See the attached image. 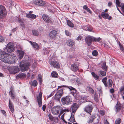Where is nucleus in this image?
Wrapping results in <instances>:
<instances>
[{"mask_svg":"<svg viewBox=\"0 0 124 124\" xmlns=\"http://www.w3.org/2000/svg\"><path fill=\"white\" fill-rule=\"evenodd\" d=\"M0 58L2 62L5 63L11 64L13 63L11 55L4 51H0Z\"/></svg>","mask_w":124,"mask_h":124,"instance_id":"1","label":"nucleus"},{"mask_svg":"<svg viewBox=\"0 0 124 124\" xmlns=\"http://www.w3.org/2000/svg\"><path fill=\"white\" fill-rule=\"evenodd\" d=\"M30 65L29 63L26 61H22L21 62L20 66L21 70L23 72L28 69Z\"/></svg>","mask_w":124,"mask_h":124,"instance_id":"2","label":"nucleus"},{"mask_svg":"<svg viewBox=\"0 0 124 124\" xmlns=\"http://www.w3.org/2000/svg\"><path fill=\"white\" fill-rule=\"evenodd\" d=\"M15 50L13 44L12 42H10L7 46L5 50L8 52L10 53Z\"/></svg>","mask_w":124,"mask_h":124,"instance_id":"3","label":"nucleus"},{"mask_svg":"<svg viewBox=\"0 0 124 124\" xmlns=\"http://www.w3.org/2000/svg\"><path fill=\"white\" fill-rule=\"evenodd\" d=\"M61 100L62 103L63 104H70L71 103L72 101L71 98L69 96H67L65 97L62 98Z\"/></svg>","mask_w":124,"mask_h":124,"instance_id":"4","label":"nucleus"},{"mask_svg":"<svg viewBox=\"0 0 124 124\" xmlns=\"http://www.w3.org/2000/svg\"><path fill=\"white\" fill-rule=\"evenodd\" d=\"M61 107L59 106H57L53 107L52 111L54 115H57L58 114L60 111V110L61 109Z\"/></svg>","mask_w":124,"mask_h":124,"instance_id":"5","label":"nucleus"},{"mask_svg":"<svg viewBox=\"0 0 124 124\" xmlns=\"http://www.w3.org/2000/svg\"><path fill=\"white\" fill-rule=\"evenodd\" d=\"M63 93L62 90H60L58 91L54 96V98L55 100L58 101L60 99Z\"/></svg>","mask_w":124,"mask_h":124,"instance_id":"6","label":"nucleus"},{"mask_svg":"<svg viewBox=\"0 0 124 124\" xmlns=\"http://www.w3.org/2000/svg\"><path fill=\"white\" fill-rule=\"evenodd\" d=\"M6 12L5 7L2 5H0V18H2L4 16Z\"/></svg>","mask_w":124,"mask_h":124,"instance_id":"7","label":"nucleus"},{"mask_svg":"<svg viewBox=\"0 0 124 124\" xmlns=\"http://www.w3.org/2000/svg\"><path fill=\"white\" fill-rule=\"evenodd\" d=\"M79 107V105L77 103H74L71 105V108L73 113H75Z\"/></svg>","mask_w":124,"mask_h":124,"instance_id":"8","label":"nucleus"},{"mask_svg":"<svg viewBox=\"0 0 124 124\" xmlns=\"http://www.w3.org/2000/svg\"><path fill=\"white\" fill-rule=\"evenodd\" d=\"M42 18L44 21L46 23H52V21L51 20V18L45 14L43 15Z\"/></svg>","mask_w":124,"mask_h":124,"instance_id":"9","label":"nucleus"},{"mask_svg":"<svg viewBox=\"0 0 124 124\" xmlns=\"http://www.w3.org/2000/svg\"><path fill=\"white\" fill-rule=\"evenodd\" d=\"M70 68L73 71L76 72L79 69V65L77 64L74 63L71 65Z\"/></svg>","mask_w":124,"mask_h":124,"instance_id":"10","label":"nucleus"},{"mask_svg":"<svg viewBox=\"0 0 124 124\" xmlns=\"http://www.w3.org/2000/svg\"><path fill=\"white\" fill-rule=\"evenodd\" d=\"M85 40L87 45L90 46L93 41V37L90 36L87 37L85 39Z\"/></svg>","mask_w":124,"mask_h":124,"instance_id":"11","label":"nucleus"},{"mask_svg":"<svg viewBox=\"0 0 124 124\" xmlns=\"http://www.w3.org/2000/svg\"><path fill=\"white\" fill-rule=\"evenodd\" d=\"M18 70V69L17 67L15 66L10 67L9 69V72L12 74H15L17 73Z\"/></svg>","mask_w":124,"mask_h":124,"instance_id":"12","label":"nucleus"},{"mask_svg":"<svg viewBox=\"0 0 124 124\" xmlns=\"http://www.w3.org/2000/svg\"><path fill=\"white\" fill-rule=\"evenodd\" d=\"M34 2L35 4L40 6L44 5L46 4L45 1L42 0H36Z\"/></svg>","mask_w":124,"mask_h":124,"instance_id":"13","label":"nucleus"},{"mask_svg":"<svg viewBox=\"0 0 124 124\" xmlns=\"http://www.w3.org/2000/svg\"><path fill=\"white\" fill-rule=\"evenodd\" d=\"M50 64L55 68H59L60 67V66L59 63L56 61H51Z\"/></svg>","mask_w":124,"mask_h":124,"instance_id":"14","label":"nucleus"},{"mask_svg":"<svg viewBox=\"0 0 124 124\" xmlns=\"http://www.w3.org/2000/svg\"><path fill=\"white\" fill-rule=\"evenodd\" d=\"M42 93L40 92L39 93V96H38L37 97V101L39 105V107H41L42 105Z\"/></svg>","mask_w":124,"mask_h":124,"instance_id":"15","label":"nucleus"},{"mask_svg":"<svg viewBox=\"0 0 124 124\" xmlns=\"http://www.w3.org/2000/svg\"><path fill=\"white\" fill-rule=\"evenodd\" d=\"M92 109L93 108L91 105H88L85 107L84 109L85 111L90 114L91 113Z\"/></svg>","mask_w":124,"mask_h":124,"instance_id":"16","label":"nucleus"},{"mask_svg":"<svg viewBox=\"0 0 124 124\" xmlns=\"http://www.w3.org/2000/svg\"><path fill=\"white\" fill-rule=\"evenodd\" d=\"M57 32L55 30H53L51 31L49 34V36L51 39L54 38L56 36Z\"/></svg>","mask_w":124,"mask_h":124,"instance_id":"17","label":"nucleus"},{"mask_svg":"<svg viewBox=\"0 0 124 124\" xmlns=\"http://www.w3.org/2000/svg\"><path fill=\"white\" fill-rule=\"evenodd\" d=\"M17 51L18 53V58L19 59H21L24 56V52L21 50H19Z\"/></svg>","mask_w":124,"mask_h":124,"instance_id":"18","label":"nucleus"},{"mask_svg":"<svg viewBox=\"0 0 124 124\" xmlns=\"http://www.w3.org/2000/svg\"><path fill=\"white\" fill-rule=\"evenodd\" d=\"M66 42L67 45L70 46H72L74 44V42L71 39L68 40Z\"/></svg>","mask_w":124,"mask_h":124,"instance_id":"19","label":"nucleus"},{"mask_svg":"<svg viewBox=\"0 0 124 124\" xmlns=\"http://www.w3.org/2000/svg\"><path fill=\"white\" fill-rule=\"evenodd\" d=\"M26 76V75L23 73H20L17 75L16 78L17 79L21 78H25Z\"/></svg>","mask_w":124,"mask_h":124,"instance_id":"20","label":"nucleus"},{"mask_svg":"<svg viewBox=\"0 0 124 124\" xmlns=\"http://www.w3.org/2000/svg\"><path fill=\"white\" fill-rule=\"evenodd\" d=\"M9 94L13 99H14L15 98V93L13 90L12 88H11L10 89Z\"/></svg>","mask_w":124,"mask_h":124,"instance_id":"21","label":"nucleus"},{"mask_svg":"<svg viewBox=\"0 0 124 124\" xmlns=\"http://www.w3.org/2000/svg\"><path fill=\"white\" fill-rule=\"evenodd\" d=\"M30 42L33 47L36 48H39V46L36 43L31 41H30Z\"/></svg>","mask_w":124,"mask_h":124,"instance_id":"22","label":"nucleus"},{"mask_svg":"<svg viewBox=\"0 0 124 124\" xmlns=\"http://www.w3.org/2000/svg\"><path fill=\"white\" fill-rule=\"evenodd\" d=\"M9 108L10 111L12 113L14 112V106L11 102L10 100H9Z\"/></svg>","mask_w":124,"mask_h":124,"instance_id":"23","label":"nucleus"},{"mask_svg":"<svg viewBox=\"0 0 124 124\" xmlns=\"http://www.w3.org/2000/svg\"><path fill=\"white\" fill-rule=\"evenodd\" d=\"M26 17L28 18H31L32 19H35L36 17L35 15L33 14H29L26 15Z\"/></svg>","mask_w":124,"mask_h":124,"instance_id":"24","label":"nucleus"},{"mask_svg":"<svg viewBox=\"0 0 124 124\" xmlns=\"http://www.w3.org/2000/svg\"><path fill=\"white\" fill-rule=\"evenodd\" d=\"M113 82L111 79H109L107 81L108 87L109 88L111 87L112 85Z\"/></svg>","mask_w":124,"mask_h":124,"instance_id":"25","label":"nucleus"},{"mask_svg":"<svg viewBox=\"0 0 124 124\" xmlns=\"http://www.w3.org/2000/svg\"><path fill=\"white\" fill-rule=\"evenodd\" d=\"M67 23V25L70 27L73 28L74 27V24L69 20H68Z\"/></svg>","mask_w":124,"mask_h":124,"instance_id":"26","label":"nucleus"},{"mask_svg":"<svg viewBox=\"0 0 124 124\" xmlns=\"http://www.w3.org/2000/svg\"><path fill=\"white\" fill-rule=\"evenodd\" d=\"M108 14L105 13L104 12H102L101 14V16L104 18L107 19L109 16Z\"/></svg>","mask_w":124,"mask_h":124,"instance_id":"27","label":"nucleus"},{"mask_svg":"<svg viewBox=\"0 0 124 124\" xmlns=\"http://www.w3.org/2000/svg\"><path fill=\"white\" fill-rule=\"evenodd\" d=\"M107 78L106 77H105L103 78L102 80V82H103L106 87H108V85L106 83Z\"/></svg>","mask_w":124,"mask_h":124,"instance_id":"28","label":"nucleus"},{"mask_svg":"<svg viewBox=\"0 0 124 124\" xmlns=\"http://www.w3.org/2000/svg\"><path fill=\"white\" fill-rule=\"evenodd\" d=\"M51 75L52 77L54 78H57L58 77L57 73L55 71H54L52 72Z\"/></svg>","mask_w":124,"mask_h":124,"instance_id":"29","label":"nucleus"},{"mask_svg":"<svg viewBox=\"0 0 124 124\" xmlns=\"http://www.w3.org/2000/svg\"><path fill=\"white\" fill-rule=\"evenodd\" d=\"M70 121L71 122H73L75 121V119L74 118V115L73 114H71V116L69 119Z\"/></svg>","mask_w":124,"mask_h":124,"instance_id":"30","label":"nucleus"},{"mask_svg":"<svg viewBox=\"0 0 124 124\" xmlns=\"http://www.w3.org/2000/svg\"><path fill=\"white\" fill-rule=\"evenodd\" d=\"M83 8L86 10L88 12H89L91 14L92 12L90 10V9L88 8L87 6L86 5H84L83 7Z\"/></svg>","mask_w":124,"mask_h":124,"instance_id":"31","label":"nucleus"},{"mask_svg":"<svg viewBox=\"0 0 124 124\" xmlns=\"http://www.w3.org/2000/svg\"><path fill=\"white\" fill-rule=\"evenodd\" d=\"M82 79L81 78H78L77 79L76 82L78 84H82Z\"/></svg>","mask_w":124,"mask_h":124,"instance_id":"32","label":"nucleus"},{"mask_svg":"<svg viewBox=\"0 0 124 124\" xmlns=\"http://www.w3.org/2000/svg\"><path fill=\"white\" fill-rule=\"evenodd\" d=\"M32 32L33 34L35 36H37L39 34V32L37 31L36 30H33L32 31Z\"/></svg>","mask_w":124,"mask_h":124,"instance_id":"33","label":"nucleus"},{"mask_svg":"<svg viewBox=\"0 0 124 124\" xmlns=\"http://www.w3.org/2000/svg\"><path fill=\"white\" fill-rule=\"evenodd\" d=\"M91 74L92 76L94 78L97 79H98L99 78V77L94 72H92Z\"/></svg>","mask_w":124,"mask_h":124,"instance_id":"34","label":"nucleus"},{"mask_svg":"<svg viewBox=\"0 0 124 124\" xmlns=\"http://www.w3.org/2000/svg\"><path fill=\"white\" fill-rule=\"evenodd\" d=\"M99 72L100 73V74H99L100 75L101 74L103 76H106V73L105 71H104L102 70H100L99 71Z\"/></svg>","mask_w":124,"mask_h":124,"instance_id":"35","label":"nucleus"},{"mask_svg":"<svg viewBox=\"0 0 124 124\" xmlns=\"http://www.w3.org/2000/svg\"><path fill=\"white\" fill-rule=\"evenodd\" d=\"M101 39L100 38H95L93 37V42H99Z\"/></svg>","mask_w":124,"mask_h":124,"instance_id":"36","label":"nucleus"},{"mask_svg":"<svg viewBox=\"0 0 124 124\" xmlns=\"http://www.w3.org/2000/svg\"><path fill=\"white\" fill-rule=\"evenodd\" d=\"M102 67V68L104 69V70L106 71L107 70V67L106 65V63L105 62L103 63Z\"/></svg>","mask_w":124,"mask_h":124,"instance_id":"37","label":"nucleus"},{"mask_svg":"<svg viewBox=\"0 0 124 124\" xmlns=\"http://www.w3.org/2000/svg\"><path fill=\"white\" fill-rule=\"evenodd\" d=\"M38 84L37 81L35 80L33 81L32 83V85L34 86H36Z\"/></svg>","mask_w":124,"mask_h":124,"instance_id":"38","label":"nucleus"},{"mask_svg":"<svg viewBox=\"0 0 124 124\" xmlns=\"http://www.w3.org/2000/svg\"><path fill=\"white\" fill-rule=\"evenodd\" d=\"M44 53L45 54H48L49 52V50L48 48H44Z\"/></svg>","mask_w":124,"mask_h":124,"instance_id":"39","label":"nucleus"},{"mask_svg":"<svg viewBox=\"0 0 124 124\" xmlns=\"http://www.w3.org/2000/svg\"><path fill=\"white\" fill-rule=\"evenodd\" d=\"M93 55L94 56H97L98 54V52L95 50H94L93 51L92 53Z\"/></svg>","mask_w":124,"mask_h":124,"instance_id":"40","label":"nucleus"},{"mask_svg":"<svg viewBox=\"0 0 124 124\" xmlns=\"http://www.w3.org/2000/svg\"><path fill=\"white\" fill-rule=\"evenodd\" d=\"M94 98L95 100L96 101H98V95L95 94L94 95Z\"/></svg>","mask_w":124,"mask_h":124,"instance_id":"41","label":"nucleus"},{"mask_svg":"<svg viewBox=\"0 0 124 124\" xmlns=\"http://www.w3.org/2000/svg\"><path fill=\"white\" fill-rule=\"evenodd\" d=\"M48 116L50 120L52 121L54 120V117H53L51 114H49Z\"/></svg>","mask_w":124,"mask_h":124,"instance_id":"42","label":"nucleus"},{"mask_svg":"<svg viewBox=\"0 0 124 124\" xmlns=\"http://www.w3.org/2000/svg\"><path fill=\"white\" fill-rule=\"evenodd\" d=\"M121 123V119L120 118L117 119L115 121V124H120Z\"/></svg>","mask_w":124,"mask_h":124,"instance_id":"43","label":"nucleus"},{"mask_svg":"<svg viewBox=\"0 0 124 124\" xmlns=\"http://www.w3.org/2000/svg\"><path fill=\"white\" fill-rule=\"evenodd\" d=\"M65 86L69 88L70 90H73L74 91L76 89L71 86Z\"/></svg>","mask_w":124,"mask_h":124,"instance_id":"44","label":"nucleus"},{"mask_svg":"<svg viewBox=\"0 0 124 124\" xmlns=\"http://www.w3.org/2000/svg\"><path fill=\"white\" fill-rule=\"evenodd\" d=\"M60 111V113H61V114H62L63 112H64L66 111H68V109H62V108L61 107V109L60 110V111Z\"/></svg>","mask_w":124,"mask_h":124,"instance_id":"45","label":"nucleus"},{"mask_svg":"<svg viewBox=\"0 0 124 124\" xmlns=\"http://www.w3.org/2000/svg\"><path fill=\"white\" fill-rule=\"evenodd\" d=\"M65 34L67 36H69L70 35V33L69 31L66 30L65 31Z\"/></svg>","mask_w":124,"mask_h":124,"instance_id":"46","label":"nucleus"},{"mask_svg":"<svg viewBox=\"0 0 124 124\" xmlns=\"http://www.w3.org/2000/svg\"><path fill=\"white\" fill-rule=\"evenodd\" d=\"M116 108L117 110V111L119 110L121 108V107L120 106L117 105H116Z\"/></svg>","mask_w":124,"mask_h":124,"instance_id":"47","label":"nucleus"},{"mask_svg":"<svg viewBox=\"0 0 124 124\" xmlns=\"http://www.w3.org/2000/svg\"><path fill=\"white\" fill-rule=\"evenodd\" d=\"M116 6L120 7V2L118 0H116Z\"/></svg>","mask_w":124,"mask_h":124,"instance_id":"48","label":"nucleus"},{"mask_svg":"<svg viewBox=\"0 0 124 124\" xmlns=\"http://www.w3.org/2000/svg\"><path fill=\"white\" fill-rule=\"evenodd\" d=\"M61 118L62 119L63 121L66 124H67V122L65 121L64 119V114L62 115L61 116Z\"/></svg>","mask_w":124,"mask_h":124,"instance_id":"49","label":"nucleus"},{"mask_svg":"<svg viewBox=\"0 0 124 124\" xmlns=\"http://www.w3.org/2000/svg\"><path fill=\"white\" fill-rule=\"evenodd\" d=\"M4 38L0 36V42H2L4 41Z\"/></svg>","mask_w":124,"mask_h":124,"instance_id":"50","label":"nucleus"},{"mask_svg":"<svg viewBox=\"0 0 124 124\" xmlns=\"http://www.w3.org/2000/svg\"><path fill=\"white\" fill-rule=\"evenodd\" d=\"M100 113L101 114L102 116L104 115L105 114V111H104L100 110Z\"/></svg>","mask_w":124,"mask_h":124,"instance_id":"51","label":"nucleus"},{"mask_svg":"<svg viewBox=\"0 0 124 124\" xmlns=\"http://www.w3.org/2000/svg\"><path fill=\"white\" fill-rule=\"evenodd\" d=\"M121 7L122 8V11L124 12V4H121Z\"/></svg>","mask_w":124,"mask_h":124,"instance_id":"52","label":"nucleus"},{"mask_svg":"<svg viewBox=\"0 0 124 124\" xmlns=\"http://www.w3.org/2000/svg\"><path fill=\"white\" fill-rule=\"evenodd\" d=\"M54 120H53V121H54L56 123H57L58 120V117H54Z\"/></svg>","mask_w":124,"mask_h":124,"instance_id":"53","label":"nucleus"},{"mask_svg":"<svg viewBox=\"0 0 124 124\" xmlns=\"http://www.w3.org/2000/svg\"><path fill=\"white\" fill-rule=\"evenodd\" d=\"M120 91L121 92H122L123 91H124V86L122 87L120 89ZM124 94V93H123Z\"/></svg>","mask_w":124,"mask_h":124,"instance_id":"54","label":"nucleus"},{"mask_svg":"<svg viewBox=\"0 0 124 124\" xmlns=\"http://www.w3.org/2000/svg\"><path fill=\"white\" fill-rule=\"evenodd\" d=\"M119 46H120V50L124 52V49L123 48V46L120 44H119Z\"/></svg>","mask_w":124,"mask_h":124,"instance_id":"55","label":"nucleus"},{"mask_svg":"<svg viewBox=\"0 0 124 124\" xmlns=\"http://www.w3.org/2000/svg\"><path fill=\"white\" fill-rule=\"evenodd\" d=\"M76 90H75L73 91H72L71 92V93L72 94L73 96L74 94L76 93Z\"/></svg>","mask_w":124,"mask_h":124,"instance_id":"56","label":"nucleus"},{"mask_svg":"<svg viewBox=\"0 0 124 124\" xmlns=\"http://www.w3.org/2000/svg\"><path fill=\"white\" fill-rule=\"evenodd\" d=\"M82 37L80 36H79L77 38V40H81V39Z\"/></svg>","mask_w":124,"mask_h":124,"instance_id":"57","label":"nucleus"},{"mask_svg":"<svg viewBox=\"0 0 124 124\" xmlns=\"http://www.w3.org/2000/svg\"><path fill=\"white\" fill-rule=\"evenodd\" d=\"M46 108V106L45 105H43L42 107V109L44 111H45Z\"/></svg>","mask_w":124,"mask_h":124,"instance_id":"58","label":"nucleus"},{"mask_svg":"<svg viewBox=\"0 0 124 124\" xmlns=\"http://www.w3.org/2000/svg\"><path fill=\"white\" fill-rule=\"evenodd\" d=\"M104 124H109V123L108 122L106 119L104 120Z\"/></svg>","mask_w":124,"mask_h":124,"instance_id":"59","label":"nucleus"},{"mask_svg":"<svg viewBox=\"0 0 124 124\" xmlns=\"http://www.w3.org/2000/svg\"><path fill=\"white\" fill-rule=\"evenodd\" d=\"M92 29H93L92 28H87V29L88 31H92Z\"/></svg>","mask_w":124,"mask_h":124,"instance_id":"60","label":"nucleus"},{"mask_svg":"<svg viewBox=\"0 0 124 124\" xmlns=\"http://www.w3.org/2000/svg\"><path fill=\"white\" fill-rule=\"evenodd\" d=\"M1 112L2 113H3L4 115H6V112L4 110H2Z\"/></svg>","mask_w":124,"mask_h":124,"instance_id":"61","label":"nucleus"},{"mask_svg":"<svg viewBox=\"0 0 124 124\" xmlns=\"http://www.w3.org/2000/svg\"><path fill=\"white\" fill-rule=\"evenodd\" d=\"M95 118H93V117L92 119H90V121H89V122L90 123H92L93 120V119H94Z\"/></svg>","mask_w":124,"mask_h":124,"instance_id":"62","label":"nucleus"},{"mask_svg":"<svg viewBox=\"0 0 124 124\" xmlns=\"http://www.w3.org/2000/svg\"><path fill=\"white\" fill-rule=\"evenodd\" d=\"M90 90L91 91V92L92 93H93L94 92V91L93 90L92 88H90Z\"/></svg>","mask_w":124,"mask_h":124,"instance_id":"63","label":"nucleus"},{"mask_svg":"<svg viewBox=\"0 0 124 124\" xmlns=\"http://www.w3.org/2000/svg\"><path fill=\"white\" fill-rule=\"evenodd\" d=\"M42 77L41 75H38V79H42Z\"/></svg>","mask_w":124,"mask_h":124,"instance_id":"64","label":"nucleus"}]
</instances>
